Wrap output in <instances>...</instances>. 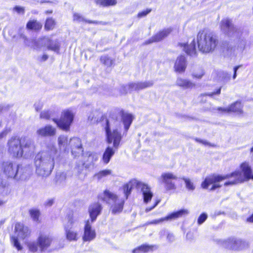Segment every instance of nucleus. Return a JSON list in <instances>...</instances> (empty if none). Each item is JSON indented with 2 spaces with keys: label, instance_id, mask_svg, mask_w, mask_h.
Listing matches in <instances>:
<instances>
[{
  "label": "nucleus",
  "instance_id": "obj_16",
  "mask_svg": "<svg viewBox=\"0 0 253 253\" xmlns=\"http://www.w3.org/2000/svg\"><path fill=\"white\" fill-rule=\"evenodd\" d=\"M69 150H71L72 155L74 157H78L83 154L84 151L81 140L78 138L74 137L69 139Z\"/></svg>",
  "mask_w": 253,
  "mask_h": 253
},
{
  "label": "nucleus",
  "instance_id": "obj_33",
  "mask_svg": "<svg viewBox=\"0 0 253 253\" xmlns=\"http://www.w3.org/2000/svg\"><path fill=\"white\" fill-rule=\"evenodd\" d=\"M153 246L148 245H142L132 251V253H145L153 250Z\"/></svg>",
  "mask_w": 253,
  "mask_h": 253
},
{
  "label": "nucleus",
  "instance_id": "obj_24",
  "mask_svg": "<svg viewBox=\"0 0 253 253\" xmlns=\"http://www.w3.org/2000/svg\"><path fill=\"white\" fill-rule=\"evenodd\" d=\"M153 84L152 81H146L143 82H138L131 83L128 85V89L130 91L139 90L147 87L152 86Z\"/></svg>",
  "mask_w": 253,
  "mask_h": 253
},
{
  "label": "nucleus",
  "instance_id": "obj_44",
  "mask_svg": "<svg viewBox=\"0 0 253 253\" xmlns=\"http://www.w3.org/2000/svg\"><path fill=\"white\" fill-rule=\"evenodd\" d=\"M74 20L78 22H82L85 21L84 18L78 13H75L74 14Z\"/></svg>",
  "mask_w": 253,
  "mask_h": 253
},
{
  "label": "nucleus",
  "instance_id": "obj_23",
  "mask_svg": "<svg viewBox=\"0 0 253 253\" xmlns=\"http://www.w3.org/2000/svg\"><path fill=\"white\" fill-rule=\"evenodd\" d=\"M96 236L95 231L91 228L89 222H86L84 226V234L83 237L84 241H90Z\"/></svg>",
  "mask_w": 253,
  "mask_h": 253
},
{
  "label": "nucleus",
  "instance_id": "obj_19",
  "mask_svg": "<svg viewBox=\"0 0 253 253\" xmlns=\"http://www.w3.org/2000/svg\"><path fill=\"white\" fill-rule=\"evenodd\" d=\"M217 110L222 114L229 113L230 112H234L238 114L243 113L242 105L240 101H236L227 108L218 107Z\"/></svg>",
  "mask_w": 253,
  "mask_h": 253
},
{
  "label": "nucleus",
  "instance_id": "obj_32",
  "mask_svg": "<svg viewBox=\"0 0 253 253\" xmlns=\"http://www.w3.org/2000/svg\"><path fill=\"white\" fill-rule=\"evenodd\" d=\"M176 84L184 88H192L195 86V84L189 80L182 78H178Z\"/></svg>",
  "mask_w": 253,
  "mask_h": 253
},
{
  "label": "nucleus",
  "instance_id": "obj_43",
  "mask_svg": "<svg viewBox=\"0 0 253 253\" xmlns=\"http://www.w3.org/2000/svg\"><path fill=\"white\" fill-rule=\"evenodd\" d=\"M151 11V9H147L146 10H143L138 13L137 14V17L139 18L145 17L147 14H148Z\"/></svg>",
  "mask_w": 253,
  "mask_h": 253
},
{
  "label": "nucleus",
  "instance_id": "obj_21",
  "mask_svg": "<svg viewBox=\"0 0 253 253\" xmlns=\"http://www.w3.org/2000/svg\"><path fill=\"white\" fill-rule=\"evenodd\" d=\"M56 129L50 125L42 127L37 131V134L42 137H50L56 134Z\"/></svg>",
  "mask_w": 253,
  "mask_h": 253
},
{
  "label": "nucleus",
  "instance_id": "obj_56",
  "mask_svg": "<svg viewBox=\"0 0 253 253\" xmlns=\"http://www.w3.org/2000/svg\"><path fill=\"white\" fill-rule=\"evenodd\" d=\"M195 140H196V141H197L198 142H199V143H202V144H203L204 145L208 144V142H206L204 140L199 139L198 138H195Z\"/></svg>",
  "mask_w": 253,
  "mask_h": 253
},
{
  "label": "nucleus",
  "instance_id": "obj_45",
  "mask_svg": "<svg viewBox=\"0 0 253 253\" xmlns=\"http://www.w3.org/2000/svg\"><path fill=\"white\" fill-rule=\"evenodd\" d=\"M167 235V239L169 242H172L174 241L175 237L173 234L168 233Z\"/></svg>",
  "mask_w": 253,
  "mask_h": 253
},
{
  "label": "nucleus",
  "instance_id": "obj_64",
  "mask_svg": "<svg viewBox=\"0 0 253 253\" xmlns=\"http://www.w3.org/2000/svg\"><path fill=\"white\" fill-rule=\"evenodd\" d=\"M4 187V186L2 183H1V184H0V190L1 189L3 188Z\"/></svg>",
  "mask_w": 253,
  "mask_h": 253
},
{
  "label": "nucleus",
  "instance_id": "obj_38",
  "mask_svg": "<svg viewBox=\"0 0 253 253\" xmlns=\"http://www.w3.org/2000/svg\"><path fill=\"white\" fill-rule=\"evenodd\" d=\"M100 61L101 63L108 67L111 66L114 63L113 60L106 55L101 56Z\"/></svg>",
  "mask_w": 253,
  "mask_h": 253
},
{
  "label": "nucleus",
  "instance_id": "obj_60",
  "mask_svg": "<svg viewBox=\"0 0 253 253\" xmlns=\"http://www.w3.org/2000/svg\"><path fill=\"white\" fill-rule=\"evenodd\" d=\"M247 221H253V213L250 217L248 218Z\"/></svg>",
  "mask_w": 253,
  "mask_h": 253
},
{
  "label": "nucleus",
  "instance_id": "obj_50",
  "mask_svg": "<svg viewBox=\"0 0 253 253\" xmlns=\"http://www.w3.org/2000/svg\"><path fill=\"white\" fill-rule=\"evenodd\" d=\"M186 238L189 240H192L194 239V236L193 233H191L190 232L187 233Z\"/></svg>",
  "mask_w": 253,
  "mask_h": 253
},
{
  "label": "nucleus",
  "instance_id": "obj_36",
  "mask_svg": "<svg viewBox=\"0 0 253 253\" xmlns=\"http://www.w3.org/2000/svg\"><path fill=\"white\" fill-rule=\"evenodd\" d=\"M181 179L184 181L185 187L188 191H193L195 190V186L190 179L185 177H183Z\"/></svg>",
  "mask_w": 253,
  "mask_h": 253
},
{
  "label": "nucleus",
  "instance_id": "obj_14",
  "mask_svg": "<svg viewBox=\"0 0 253 253\" xmlns=\"http://www.w3.org/2000/svg\"><path fill=\"white\" fill-rule=\"evenodd\" d=\"M18 165L10 161H4L2 163L1 169L7 177L15 178L17 174Z\"/></svg>",
  "mask_w": 253,
  "mask_h": 253
},
{
  "label": "nucleus",
  "instance_id": "obj_15",
  "mask_svg": "<svg viewBox=\"0 0 253 253\" xmlns=\"http://www.w3.org/2000/svg\"><path fill=\"white\" fill-rule=\"evenodd\" d=\"M160 179L165 184L167 190H175L176 188L174 181L178 179L176 175L171 172H165L162 174Z\"/></svg>",
  "mask_w": 253,
  "mask_h": 253
},
{
  "label": "nucleus",
  "instance_id": "obj_25",
  "mask_svg": "<svg viewBox=\"0 0 253 253\" xmlns=\"http://www.w3.org/2000/svg\"><path fill=\"white\" fill-rule=\"evenodd\" d=\"M58 145L59 149L61 151L65 153H68L69 151V139L67 136L65 135H60L58 137Z\"/></svg>",
  "mask_w": 253,
  "mask_h": 253
},
{
  "label": "nucleus",
  "instance_id": "obj_5",
  "mask_svg": "<svg viewBox=\"0 0 253 253\" xmlns=\"http://www.w3.org/2000/svg\"><path fill=\"white\" fill-rule=\"evenodd\" d=\"M134 188L141 190L144 203L147 204L151 201L153 194L151 190L150 187L147 184L138 181L136 179L130 180L128 183L124 186L123 189L126 199L127 198L132 189Z\"/></svg>",
  "mask_w": 253,
  "mask_h": 253
},
{
  "label": "nucleus",
  "instance_id": "obj_58",
  "mask_svg": "<svg viewBox=\"0 0 253 253\" xmlns=\"http://www.w3.org/2000/svg\"><path fill=\"white\" fill-rule=\"evenodd\" d=\"M221 226H222V225L221 223H218L217 225H214L213 228H214L215 227V229H217L218 228H221Z\"/></svg>",
  "mask_w": 253,
  "mask_h": 253
},
{
  "label": "nucleus",
  "instance_id": "obj_9",
  "mask_svg": "<svg viewBox=\"0 0 253 253\" xmlns=\"http://www.w3.org/2000/svg\"><path fill=\"white\" fill-rule=\"evenodd\" d=\"M221 30L229 37L240 39L244 33L243 30L235 27L232 23L231 20L225 18L220 22Z\"/></svg>",
  "mask_w": 253,
  "mask_h": 253
},
{
  "label": "nucleus",
  "instance_id": "obj_49",
  "mask_svg": "<svg viewBox=\"0 0 253 253\" xmlns=\"http://www.w3.org/2000/svg\"><path fill=\"white\" fill-rule=\"evenodd\" d=\"M160 201H155V203L154 204L153 206L151 207H148L146 209V211L148 212L151 210H152L155 207L157 206V205L159 203Z\"/></svg>",
  "mask_w": 253,
  "mask_h": 253
},
{
  "label": "nucleus",
  "instance_id": "obj_61",
  "mask_svg": "<svg viewBox=\"0 0 253 253\" xmlns=\"http://www.w3.org/2000/svg\"><path fill=\"white\" fill-rule=\"evenodd\" d=\"M60 177H61L63 179H65L66 178V175L64 173H62L60 174Z\"/></svg>",
  "mask_w": 253,
  "mask_h": 253
},
{
  "label": "nucleus",
  "instance_id": "obj_57",
  "mask_svg": "<svg viewBox=\"0 0 253 253\" xmlns=\"http://www.w3.org/2000/svg\"><path fill=\"white\" fill-rule=\"evenodd\" d=\"M35 109H36V110L37 111H38L39 110H40L41 109V108H42V106H41V105H38L37 104H35Z\"/></svg>",
  "mask_w": 253,
  "mask_h": 253
},
{
  "label": "nucleus",
  "instance_id": "obj_52",
  "mask_svg": "<svg viewBox=\"0 0 253 253\" xmlns=\"http://www.w3.org/2000/svg\"><path fill=\"white\" fill-rule=\"evenodd\" d=\"M220 91H221V87H220L218 89H217L215 92H212L211 93L205 94V95L211 96L215 94H219L220 93Z\"/></svg>",
  "mask_w": 253,
  "mask_h": 253
},
{
  "label": "nucleus",
  "instance_id": "obj_17",
  "mask_svg": "<svg viewBox=\"0 0 253 253\" xmlns=\"http://www.w3.org/2000/svg\"><path fill=\"white\" fill-rule=\"evenodd\" d=\"M32 174V169L30 165H19L17 170V174L15 177L17 180H26L29 178Z\"/></svg>",
  "mask_w": 253,
  "mask_h": 253
},
{
  "label": "nucleus",
  "instance_id": "obj_46",
  "mask_svg": "<svg viewBox=\"0 0 253 253\" xmlns=\"http://www.w3.org/2000/svg\"><path fill=\"white\" fill-rule=\"evenodd\" d=\"M208 217V215L206 213H202L198 219L197 221H205Z\"/></svg>",
  "mask_w": 253,
  "mask_h": 253
},
{
  "label": "nucleus",
  "instance_id": "obj_20",
  "mask_svg": "<svg viewBox=\"0 0 253 253\" xmlns=\"http://www.w3.org/2000/svg\"><path fill=\"white\" fill-rule=\"evenodd\" d=\"M172 31L171 28L165 29L161 31H160L150 39L146 42V44H149L153 42H158L162 41L164 38L167 37Z\"/></svg>",
  "mask_w": 253,
  "mask_h": 253
},
{
  "label": "nucleus",
  "instance_id": "obj_53",
  "mask_svg": "<svg viewBox=\"0 0 253 253\" xmlns=\"http://www.w3.org/2000/svg\"><path fill=\"white\" fill-rule=\"evenodd\" d=\"M240 66H237L234 68V75L233 76V79H235L236 78L237 76V71L238 69L239 68Z\"/></svg>",
  "mask_w": 253,
  "mask_h": 253
},
{
  "label": "nucleus",
  "instance_id": "obj_39",
  "mask_svg": "<svg viewBox=\"0 0 253 253\" xmlns=\"http://www.w3.org/2000/svg\"><path fill=\"white\" fill-rule=\"evenodd\" d=\"M55 25V22L52 18H48L46 19L44 28L47 30H50L53 29Z\"/></svg>",
  "mask_w": 253,
  "mask_h": 253
},
{
  "label": "nucleus",
  "instance_id": "obj_63",
  "mask_svg": "<svg viewBox=\"0 0 253 253\" xmlns=\"http://www.w3.org/2000/svg\"><path fill=\"white\" fill-rule=\"evenodd\" d=\"M188 222H185L184 224H183V225H182V228L183 229V228L187 226V223Z\"/></svg>",
  "mask_w": 253,
  "mask_h": 253
},
{
  "label": "nucleus",
  "instance_id": "obj_47",
  "mask_svg": "<svg viewBox=\"0 0 253 253\" xmlns=\"http://www.w3.org/2000/svg\"><path fill=\"white\" fill-rule=\"evenodd\" d=\"M204 73L203 70H200L199 73H194L193 74V77L195 78L200 79L203 76Z\"/></svg>",
  "mask_w": 253,
  "mask_h": 253
},
{
  "label": "nucleus",
  "instance_id": "obj_59",
  "mask_svg": "<svg viewBox=\"0 0 253 253\" xmlns=\"http://www.w3.org/2000/svg\"><path fill=\"white\" fill-rule=\"evenodd\" d=\"M47 58H48V56L46 54L42 55V61H45L47 59Z\"/></svg>",
  "mask_w": 253,
  "mask_h": 253
},
{
  "label": "nucleus",
  "instance_id": "obj_4",
  "mask_svg": "<svg viewBox=\"0 0 253 253\" xmlns=\"http://www.w3.org/2000/svg\"><path fill=\"white\" fill-rule=\"evenodd\" d=\"M197 42L199 50L203 53L212 52L218 43L216 37L206 30L199 31L197 36Z\"/></svg>",
  "mask_w": 253,
  "mask_h": 253
},
{
  "label": "nucleus",
  "instance_id": "obj_11",
  "mask_svg": "<svg viewBox=\"0 0 253 253\" xmlns=\"http://www.w3.org/2000/svg\"><path fill=\"white\" fill-rule=\"evenodd\" d=\"M74 119V114L70 110H67L62 113L60 120L53 119L57 126L64 130H68Z\"/></svg>",
  "mask_w": 253,
  "mask_h": 253
},
{
  "label": "nucleus",
  "instance_id": "obj_22",
  "mask_svg": "<svg viewBox=\"0 0 253 253\" xmlns=\"http://www.w3.org/2000/svg\"><path fill=\"white\" fill-rule=\"evenodd\" d=\"M43 42L46 45L48 49L58 53L60 50V43L58 40H51L48 38H44L41 39Z\"/></svg>",
  "mask_w": 253,
  "mask_h": 253
},
{
  "label": "nucleus",
  "instance_id": "obj_51",
  "mask_svg": "<svg viewBox=\"0 0 253 253\" xmlns=\"http://www.w3.org/2000/svg\"><path fill=\"white\" fill-rule=\"evenodd\" d=\"M86 22H88V23H93L95 24H102L105 25L106 23L105 22H102V21H85Z\"/></svg>",
  "mask_w": 253,
  "mask_h": 253
},
{
  "label": "nucleus",
  "instance_id": "obj_48",
  "mask_svg": "<svg viewBox=\"0 0 253 253\" xmlns=\"http://www.w3.org/2000/svg\"><path fill=\"white\" fill-rule=\"evenodd\" d=\"M14 9L18 13H24V9L22 7L17 6L14 8Z\"/></svg>",
  "mask_w": 253,
  "mask_h": 253
},
{
  "label": "nucleus",
  "instance_id": "obj_18",
  "mask_svg": "<svg viewBox=\"0 0 253 253\" xmlns=\"http://www.w3.org/2000/svg\"><path fill=\"white\" fill-rule=\"evenodd\" d=\"M88 168V165H85L84 162H78L74 169V173L76 177L80 180H84L87 175L85 168Z\"/></svg>",
  "mask_w": 253,
  "mask_h": 253
},
{
  "label": "nucleus",
  "instance_id": "obj_34",
  "mask_svg": "<svg viewBox=\"0 0 253 253\" xmlns=\"http://www.w3.org/2000/svg\"><path fill=\"white\" fill-rule=\"evenodd\" d=\"M26 28L28 30H39L42 28V24L37 20H30L27 24Z\"/></svg>",
  "mask_w": 253,
  "mask_h": 253
},
{
  "label": "nucleus",
  "instance_id": "obj_54",
  "mask_svg": "<svg viewBox=\"0 0 253 253\" xmlns=\"http://www.w3.org/2000/svg\"><path fill=\"white\" fill-rule=\"evenodd\" d=\"M88 158L89 159H95V161L97 160V156L95 154L92 153H89L88 154Z\"/></svg>",
  "mask_w": 253,
  "mask_h": 253
},
{
  "label": "nucleus",
  "instance_id": "obj_3",
  "mask_svg": "<svg viewBox=\"0 0 253 253\" xmlns=\"http://www.w3.org/2000/svg\"><path fill=\"white\" fill-rule=\"evenodd\" d=\"M57 152L55 147L50 151L40 152L35 158V166L37 173L42 176H47L52 171L54 166V156Z\"/></svg>",
  "mask_w": 253,
  "mask_h": 253
},
{
  "label": "nucleus",
  "instance_id": "obj_31",
  "mask_svg": "<svg viewBox=\"0 0 253 253\" xmlns=\"http://www.w3.org/2000/svg\"><path fill=\"white\" fill-rule=\"evenodd\" d=\"M69 224L65 226V230L67 239L70 241H76L77 240V234L70 227L72 225V222H68Z\"/></svg>",
  "mask_w": 253,
  "mask_h": 253
},
{
  "label": "nucleus",
  "instance_id": "obj_6",
  "mask_svg": "<svg viewBox=\"0 0 253 253\" xmlns=\"http://www.w3.org/2000/svg\"><path fill=\"white\" fill-rule=\"evenodd\" d=\"M98 198L100 200L108 204H114L111 207L113 213L117 214L122 211L124 201L123 199H119L115 194L106 190L103 193L100 194Z\"/></svg>",
  "mask_w": 253,
  "mask_h": 253
},
{
  "label": "nucleus",
  "instance_id": "obj_37",
  "mask_svg": "<svg viewBox=\"0 0 253 253\" xmlns=\"http://www.w3.org/2000/svg\"><path fill=\"white\" fill-rule=\"evenodd\" d=\"M112 173L111 170L110 169H105L101 170L95 174L94 177L96 178L98 180L101 179L102 178L108 175L111 174Z\"/></svg>",
  "mask_w": 253,
  "mask_h": 253
},
{
  "label": "nucleus",
  "instance_id": "obj_62",
  "mask_svg": "<svg viewBox=\"0 0 253 253\" xmlns=\"http://www.w3.org/2000/svg\"><path fill=\"white\" fill-rule=\"evenodd\" d=\"M242 42H243V45L242 46V48H244L245 46V44H246V42H245V41L242 40Z\"/></svg>",
  "mask_w": 253,
  "mask_h": 253
},
{
  "label": "nucleus",
  "instance_id": "obj_10",
  "mask_svg": "<svg viewBox=\"0 0 253 253\" xmlns=\"http://www.w3.org/2000/svg\"><path fill=\"white\" fill-rule=\"evenodd\" d=\"M219 242L224 248L235 251L245 249L249 246L248 242L235 238H230Z\"/></svg>",
  "mask_w": 253,
  "mask_h": 253
},
{
  "label": "nucleus",
  "instance_id": "obj_27",
  "mask_svg": "<svg viewBox=\"0 0 253 253\" xmlns=\"http://www.w3.org/2000/svg\"><path fill=\"white\" fill-rule=\"evenodd\" d=\"M101 210V206L98 203L92 204L89 206L88 212L92 221L96 219L97 216L100 213Z\"/></svg>",
  "mask_w": 253,
  "mask_h": 253
},
{
  "label": "nucleus",
  "instance_id": "obj_8",
  "mask_svg": "<svg viewBox=\"0 0 253 253\" xmlns=\"http://www.w3.org/2000/svg\"><path fill=\"white\" fill-rule=\"evenodd\" d=\"M51 238L48 235L41 234L38 237L37 242H30L27 246L30 251L37 252L39 250L41 253L45 251L50 246Z\"/></svg>",
  "mask_w": 253,
  "mask_h": 253
},
{
  "label": "nucleus",
  "instance_id": "obj_30",
  "mask_svg": "<svg viewBox=\"0 0 253 253\" xmlns=\"http://www.w3.org/2000/svg\"><path fill=\"white\" fill-rule=\"evenodd\" d=\"M179 45L183 48V50L187 54L190 56H194L196 55V51L194 40H193L189 45H187L185 43H179Z\"/></svg>",
  "mask_w": 253,
  "mask_h": 253
},
{
  "label": "nucleus",
  "instance_id": "obj_1",
  "mask_svg": "<svg viewBox=\"0 0 253 253\" xmlns=\"http://www.w3.org/2000/svg\"><path fill=\"white\" fill-rule=\"evenodd\" d=\"M253 173L251 166L248 163L244 162L240 166V170H237L230 174L224 175H212L207 177L202 183V187L204 189H208L209 186L212 184L210 190H214L221 187L219 182L228 179L225 182L224 185L233 186L248 181L250 179H253Z\"/></svg>",
  "mask_w": 253,
  "mask_h": 253
},
{
  "label": "nucleus",
  "instance_id": "obj_42",
  "mask_svg": "<svg viewBox=\"0 0 253 253\" xmlns=\"http://www.w3.org/2000/svg\"><path fill=\"white\" fill-rule=\"evenodd\" d=\"M51 112L49 111H43L41 113L40 117L42 119L48 120L51 118Z\"/></svg>",
  "mask_w": 253,
  "mask_h": 253
},
{
  "label": "nucleus",
  "instance_id": "obj_2",
  "mask_svg": "<svg viewBox=\"0 0 253 253\" xmlns=\"http://www.w3.org/2000/svg\"><path fill=\"white\" fill-rule=\"evenodd\" d=\"M120 127L121 122L118 120L111 119L107 121L105 130L107 142L111 143L113 142L114 149L108 146L105 149L102 158V162L105 164L109 163L112 157L114 155L115 150L119 147L122 139L121 134L118 131V128Z\"/></svg>",
  "mask_w": 253,
  "mask_h": 253
},
{
  "label": "nucleus",
  "instance_id": "obj_41",
  "mask_svg": "<svg viewBox=\"0 0 253 253\" xmlns=\"http://www.w3.org/2000/svg\"><path fill=\"white\" fill-rule=\"evenodd\" d=\"M39 42H40V41H37L35 40H32L31 43H29L28 40H26L25 43L27 45L31 46L34 49H38L40 48V46L39 45Z\"/></svg>",
  "mask_w": 253,
  "mask_h": 253
},
{
  "label": "nucleus",
  "instance_id": "obj_35",
  "mask_svg": "<svg viewBox=\"0 0 253 253\" xmlns=\"http://www.w3.org/2000/svg\"><path fill=\"white\" fill-rule=\"evenodd\" d=\"M117 3V0H97L96 3L103 7L115 5Z\"/></svg>",
  "mask_w": 253,
  "mask_h": 253
},
{
  "label": "nucleus",
  "instance_id": "obj_28",
  "mask_svg": "<svg viewBox=\"0 0 253 253\" xmlns=\"http://www.w3.org/2000/svg\"><path fill=\"white\" fill-rule=\"evenodd\" d=\"M186 67V62L184 56H180L176 59L174 68L176 72L183 73L185 71Z\"/></svg>",
  "mask_w": 253,
  "mask_h": 253
},
{
  "label": "nucleus",
  "instance_id": "obj_12",
  "mask_svg": "<svg viewBox=\"0 0 253 253\" xmlns=\"http://www.w3.org/2000/svg\"><path fill=\"white\" fill-rule=\"evenodd\" d=\"M8 151L13 157L20 158L21 154L22 142L16 137H12L7 143Z\"/></svg>",
  "mask_w": 253,
  "mask_h": 253
},
{
  "label": "nucleus",
  "instance_id": "obj_40",
  "mask_svg": "<svg viewBox=\"0 0 253 253\" xmlns=\"http://www.w3.org/2000/svg\"><path fill=\"white\" fill-rule=\"evenodd\" d=\"M30 214L34 220H38L40 211L38 209H32L29 211Z\"/></svg>",
  "mask_w": 253,
  "mask_h": 253
},
{
  "label": "nucleus",
  "instance_id": "obj_55",
  "mask_svg": "<svg viewBox=\"0 0 253 253\" xmlns=\"http://www.w3.org/2000/svg\"><path fill=\"white\" fill-rule=\"evenodd\" d=\"M54 200L53 199H49L45 203V205L47 206H51L53 204Z\"/></svg>",
  "mask_w": 253,
  "mask_h": 253
},
{
  "label": "nucleus",
  "instance_id": "obj_29",
  "mask_svg": "<svg viewBox=\"0 0 253 253\" xmlns=\"http://www.w3.org/2000/svg\"><path fill=\"white\" fill-rule=\"evenodd\" d=\"M122 122L124 126V129L126 133L132 122V116L128 113L122 112Z\"/></svg>",
  "mask_w": 253,
  "mask_h": 253
},
{
  "label": "nucleus",
  "instance_id": "obj_7",
  "mask_svg": "<svg viewBox=\"0 0 253 253\" xmlns=\"http://www.w3.org/2000/svg\"><path fill=\"white\" fill-rule=\"evenodd\" d=\"M15 236H12L11 240L14 247L18 251L22 250V247L18 241V238L22 240L30 236L31 230L29 227L25 226L23 222H17L15 225L14 229Z\"/></svg>",
  "mask_w": 253,
  "mask_h": 253
},
{
  "label": "nucleus",
  "instance_id": "obj_13",
  "mask_svg": "<svg viewBox=\"0 0 253 253\" xmlns=\"http://www.w3.org/2000/svg\"><path fill=\"white\" fill-rule=\"evenodd\" d=\"M35 151L36 146L34 141L30 139H25L22 141L20 158H30L34 155Z\"/></svg>",
  "mask_w": 253,
  "mask_h": 253
},
{
  "label": "nucleus",
  "instance_id": "obj_26",
  "mask_svg": "<svg viewBox=\"0 0 253 253\" xmlns=\"http://www.w3.org/2000/svg\"><path fill=\"white\" fill-rule=\"evenodd\" d=\"M189 213V211L187 209H181L178 211L173 212L168 216L165 217L163 218H162L158 221H164L165 220H175L176 218L185 216L187 215H188ZM155 221H157L155 220Z\"/></svg>",
  "mask_w": 253,
  "mask_h": 253
}]
</instances>
